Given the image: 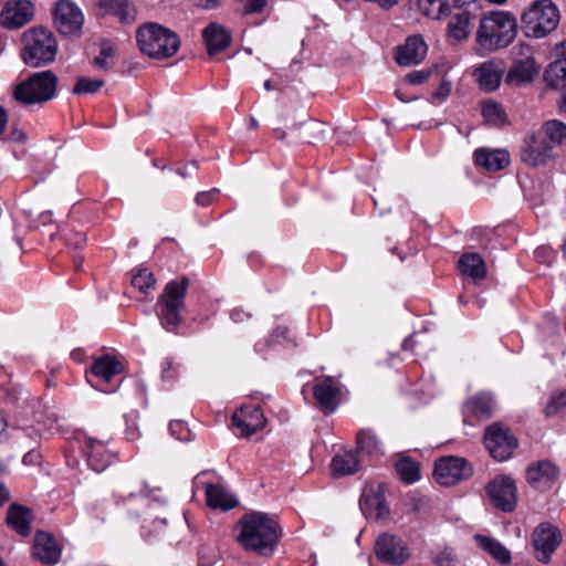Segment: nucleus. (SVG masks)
<instances>
[{
    "mask_svg": "<svg viewBox=\"0 0 566 566\" xmlns=\"http://www.w3.org/2000/svg\"><path fill=\"white\" fill-rule=\"evenodd\" d=\"M235 538L242 548L262 557H270L282 536V527L274 515L264 512L245 513L235 525Z\"/></svg>",
    "mask_w": 566,
    "mask_h": 566,
    "instance_id": "nucleus-1",
    "label": "nucleus"
},
{
    "mask_svg": "<svg viewBox=\"0 0 566 566\" xmlns=\"http://www.w3.org/2000/svg\"><path fill=\"white\" fill-rule=\"evenodd\" d=\"M517 34V21L506 11L484 14L479 24L475 40L483 49L492 52L509 46Z\"/></svg>",
    "mask_w": 566,
    "mask_h": 566,
    "instance_id": "nucleus-2",
    "label": "nucleus"
},
{
    "mask_svg": "<svg viewBox=\"0 0 566 566\" xmlns=\"http://www.w3.org/2000/svg\"><path fill=\"white\" fill-rule=\"evenodd\" d=\"M136 40L142 53L157 60L174 56L180 48L179 35L157 22L140 25L136 32Z\"/></svg>",
    "mask_w": 566,
    "mask_h": 566,
    "instance_id": "nucleus-3",
    "label": "nucleus"
},
{
    "mask_svg": "<svg viewBox=\"0 0 566 566\" xmlns=\"http://www.w3.org/2000/svg\"><path fill=\"white\" fill-rule=\"evenodd\" d=\"M189 286L187 276L166 284L156 303V313L160 325L170 333H178L182 324L181 313L186 308L185 297Z\"/></svg>",
    "mask_w": 566,
    "mask_h": 566,
    "instance_id": "nucleus-4",
    "label": "nucleus"
},
{
    "mask_svg": "<svg viewBox=\"0 0 566 566\" xmlns=\"http://www.w3.org/2000/svg\"><path fill=\"white\" fill-rule=\"evenodd\" d=\"M20 56L31 67H41L55 60L57 42L52 31L43 27H33L21 36Z\"/></svg>",
    "mask_w": 566,
    "mask_h": 566,
    "instance_id": "nucleus-5",
    "label": "nucleus"
},
{
    "mask_svg": "<svg viewBox=\"0 0 566 566\" xmlns=\"http://www.w3.org/2000/svg\"><path fill=\"white\" fill-rule=\"evenodd\" d=\"M57 83L52 71L36 72L14 86L13 97L25 107L42 105L55 96Z\"/></svg>",
    "mask_w": 566,
    "mask_h": 566,
    "instance_id": "nucleus-6",
    "label": "nucleus"
},
{
    "mask_svg": "<svg viewBox=\"0 0 566 566\" xmlns=\"http://www.w3.org/2000/svg\"><path fill=\"white\" fill-rule=\"evenodd\" d=\"M524 32L527 36L544 38L559 23L557 7L549 0H539L522 14Z\"/></svg>",
    "mask_w": 566,
    "mask_h": 566,
    "instance_id": "nucleus-7",
    "label": "nucleus"
},
{
    "mask_svg": "<svg viewBox=\"0 0 566 566\" xmlns=\"http://www.w3.org/2000/svg\"><path fill=\"white\" fill-rule=\"evenodd\" d=\"M512 56L513 64L507 72L506 82L514 85L532 82L539 71L532 46L521 42L512 49Z\"/></svg>",
    "mask_w": 566,
    "mask_h": 566,
    "instance_id": "nucleus-8",
    "label": "nucleus"
},
{
    "mask_svg": "<svg viewBox=\"0 0 566 566\" xmlns=\"http://www.w3.org/2000/svg\"><path fill=\"white\" fill-rule=\"evenodd\" d=\"M473 473L468 460L460 457H443L436 461L433 476L440 485L451 486L468 480Z\"/></svg>",
    "mask_w": 566,
    "mask_h": 566,
    "instance_id": "nucleus-9",
    "label": "nucleus"
},
{
    "mask_svg": "<svg viewBox=\"0 0 566 566\" xmlns=\"http://www.w3.org/2000/svg\"><path fill=\"white\" fill-rule=\"evenodd\" d=\"M484 444L494 460L505 461L513 454L518 441L507 428L495 422L486 428Z\"/></svg>",
    "mask_w": 566,
    "mask_h": 566,
    "instance_id": "nucleus-10",
    "label": "nucleus"
},
{
    "mask_svg": "<svg viewBox=\"0 0 566 566\" xmlns=\"http://www.w3.org/2000/svg\"><path fill=\"white\" fill-rule=\"evenodd\" d=\"M53 23L63 35H78L84 23L82 10L71 0H59L53 9Z\"/></svg>",
    "mask_w": 566,
    "mask_h": 566,
    "instance_id": "nucleus-11",
    "label": "nucleus"
},
{
    "mask_svg": "<svg viewBox=\"0 0 566 566\" xmlns=\"http://www.w3.org/2000/svg\"><path fill=\"white\" fill-rule=\"evenodd\" d=\"M562 543V533L551 523H541L532 533V545L535 551L536 559L543 564H548L552 555Z\"/></svg>",
    "mask_w": 566,
    "mask_h": 566,
    "instance_id": "nucleus-12",
    "label": "nucleus"
},
{
    "mask_svg": "<svg viewBox=\"0 0 566 566\" xmlns=\"http://www.w3.org/2000/svg\"><path fill=\"white\" fill-rule=\"evenodd\" d=\"M520 157L527 166H544L554 158V149L541 133H532L526 135L523 140Z\"/></svg>",
    "mask_w": 566,
    "mask_h": 566,
    "instance_id": "nucleus-13",
    "label": "nucleus"
},
{
    "mask_svg": "<svg viewBox=\"0 0 566 566\" xmlns=\"http://www.w3.org/2000/svg\"><path fill=\"white\" fill-rule=\"evenodd\" d=\"M377 558L386 564L402 565L409 558V549L401 537L384 533L375 542Z\"/></svg>",
    "mask_w": 566,
    "mask_h": 566,
    "instance_id": "nucleus-14",
    "label": "nucleus"
},
{
    "mask_svg": "<svg viewBox=\"0 0 566 566\" xmlns=\"http://www.w3.org/2000/svg\"><path fill=\"white\" fill-rule=\"evenodd\" d=\"M485 492L493 505L503 511L512 512L516 507V486L509 476L492 480L485 486Z\"/></svg>",
    "mask_w": 566,
    "mask_h": 566,
    "instance_id": "nucleus-15",
    "label": "nucleus"
},
{
    "mask_svg": "<svg viewBox=\"0 0 566 566\" xmlns=\"http://www.w3.org/2000/svg\"><path fill=\"white\" fill-rule=\"evenodd\" d=\"M34 15V7L29 0H9L0 12L2 27L15 30L29 23Z\"/></svg>",
    "mask_w": 566,
    "mask_h": 566,
    "instance_id": "nucleus-16",
    "label": "nucleus"
},
{
    "mask_svg": "<svg viewBox=\"0 0 566 566\" xmlns=\"http://www.w3.org/2000/svg\"><path fill=\"white\" fill-rule=\"evenodd\" d=\"M62 546L54 535L44 531H38L32 545V556L45 565H55L60 562Z\"/></svg>",
    "mask_w": 566,
    "mask_h": 566,
    "instance_id": "nucleus-17",
    "label": "nucleus"
},
{
    "mask_svg": "<svg viewBox=\"0 0 566 566\" xmlns=\"http://www.w3.org/2000/svg\"><path fill=\"white\" fill-rule=\"evenodd\" d=\"M266 419L259 406H243L232 415V424L241 436L250 437L264 428Z\"/></svg>",
    "mask_w": 566,
    "mask_h": 566,
    "instance_id": "nucleus-18",
    "label": "nucleus"
},
{
    "mask_svg": "<svg viewBox=\"0 0 566 566\" xmlns=\"http://www.w3.org/2000/svg\"><path fill=\"white\" fill-rule=\"evenodd\" d=\"M340 388L332 376L317 379L313 387V395L317 407L325 413H332L338 406Z\"/></svg>",
    "mask_w": 566,
    "mask_h": 566,
    "instance_id": "nucleus-19",
    "label": "nucleus"
},
{
    "mask_svg": "<svg viewBox=\"0 0 566 566\" xmlns=\"http://www.w3.org/2000/svg\"><path fill=\"white\" fill-rule=\"evenodd\" d=\"M83 451L88 467L95 472L105 471L115 459V454L103 441L92 437L85 438Z\"/></svg>",
    "mask_w": 566,
    "mask_h": 566,
    "instance_id": "nucleus-20",
    "label": "nucleus"
},
{
    "mask_svg": "<svg viewBox=\"0 0 566 566\" xmlns=\"http://www.w3.org/2000/svg\"><path fill=\"white\" fill-rule=\"evenodd\" d=\"M98 17H115L122 23H132L136 19V8L129 0H97Z\"/></svg>",
    "mask_w": 566,
    "mask_h": 566,
    "instance_id": "nucleus-21",
    "label": "nucleus"
},
{
    "mask_svg": "<svg viewBox=\"0 0 566 566\" xmlns=\"http://www.w3.org/2000/svg\"><path fill=\"white\" fill-rule=\"evenodd\" d=\"M558 474L557 468L551 461H539L526 470L527 483L538 491L548 490Z\"/></svg>",
    "mask_w": 566,
    "mask_h": 566,
    "instance_id": "nucleus-22",
    "label": "nucleus"
},
{
    "mask_svg": "<svg viewBox=\"0 0 566 566\" xmlns=\"http://www.w3.org/2000/svg\"><path fill=\"white\" fill-rule=\"evenodd\" d=\"M202 39L210 56L224 51L231 44V32L218 22H210L202 30Z\"/></svg>",
    "mask_w": 566,
    "mask_h": 566,
    "instance_id": "nucleus-23",
    "label": "nucleus"
},
{
    "mask_svg": "<svg viewBox=\"0 0 566 566\" xmlns=\"http://www.w3.org/2000/svg\"><path fill=\"white\" fill-rule=\"evenodd\" d=\"M427 50L423 39L420 35H412L403 45L397 48L395 60L400 66L419 64L426 57Z\"/></svg>",
    "mask_w": 566,
    "mask_h": 566,
    "instance_id": "nucleus-24",
    "label": "nucleus"
},
{
    "mask_svg": "<svg viewBox=\"0 0 566 566\" xmlns=\"http://www.w3.org/2000/svg\"><path fill=\"white\" fill-rule=\"evenodd\" d=\"M33 520V512L28 506L13 503L7 510L8 526L22 537H28L31 534Z\"/></svg>",
    "mask_w": 566,
    "mask_h": 566,
    "instance_id": "nucleus-25",
    "label": "nucleus"
},
{
    "mask_svg": "<svg viewBox=\"0 0 566 566\" xmlns=\"http://www.w3.org/2000/svg\"><path fill=\"white\" fill-rule=\"evenodd\" d=\"M473 539L481 551L490 555L500 565L506 566L512 563L511 552L499 539L482 534H475Z\"/></svg>",
    "mask_w": 566,
    "mask_h": 566,
    "instance_id": "nucleus-26",
    "label": "nucleus"
},
{
    "mask_svg": "<svg viewBox=\"0 0 566 566\" xmlns=\"http://www.w3.org/2000/svg\"><path fill=\"white\" fill-rule=\"evenodd\" d=\"M90 370L98 381L109 384L122 373L123 366L114 356L103 355L93 360Z\"/></svg>",
    "mask_w": 566,
    "mask_h": 566,
    "instance_id": "nucleus-27",
    "label": "nucleus"
},
{
    "mask_svg": "<svg viewBox=\"0 0 566 566\" xmlns=\"http://www.w3.org/2000/svg\"><path fill=\"white\" fill-rule=\"evenodd\" d=\"M474 161L488 171H499L510 164V154L503 149L480 148L474 151Z\"/></svg>",
    "mask_w": 566,
    "mask_h": 566,
    "instance_id": "nucleus-28",
    "label": "nucleus"
},
{
    "mask_svg": "<svg viewBox=\"0 0 566 566\" xmlns=\"http://www.w3.org/2000/svg\"><path fill=\"white\" fill-rule=\"evenodd\" d=\"M359 505L363 513L369 518L385 520L390 514L385 496L379 492L363 493Z\"/></svg>",
    "mask_w": 566,
    "mask_h": 566,
    "instance_id": "nucleus-29",
    "label": "nucleus"
},
{
    "mask_svg": "<svg viewBox=\"0 0 566 566\" xmlns=\"http://www.w3.org/2000/svg\"><path fill=\"white\" fill-rule=\"evenodd\" d=\"M495 402L491 394L479 392L470 398L464 405V411L479 420L492 417Z\"/></svg>",
    "mask_w": 566,
    "mask_h": 566,
    "instance_id": "nucleus-30",
    "label": "nucleus"
},
{
    "mask_svg": "<svg viewBox=\"0 0 566 566\" xmlns=\"http://www.w3.org/2000/svg\"><path fill=\"white\" fill-rule=\"evenodd\" d=\"M207 504L211 509L228 511L238 505L237 499L221 484H208L206 489Z\"/></svg>",
    "mask_w": 566,
    "mask_h": 566,
    "instance_id": "nucleus-31",
    "label": "nucleus"
},
{
    "mask_svg": "<svg viewBox=\"0 0 566 566\" xmlns=\"http://www.w3.org/2000/svg\"><path fill=\"white\" fill-rule=\"evenodd\" d=\"M459 270L473 281H481L486 276L485 262L478 253H464L459 259Z\"/></svg>",
    "mask_w": 566,
    "mask_h": 566,
    "instance_id": "nucleus-32",
    "label": "nucleus"
},
{
    "mask_svg": "<svg viewBox=\"0 0 566 566\" xmlns=\"http://www.w3.org/2000/svg\"><path fill=\"white\" fill-rule=\"evenodd\" d=\"M475 75L479 84L486 91H494L499 87L502 80V70L493 61L482 63L476 70Z\"/></svg>",
    "mask_w": 566,
    "mask_h": 566,
    "instance_id": "nucleus-33",
    "label": "nucleus"
},
{
    "mask_svg": "<svg viewBox=\"0 0 566 566\" xmlns=\"http://www.w3.org/2000/svg\"><path fill=\"white\" fill-rule=\"evenodd\" d=\"M331 468L335 475H349L356 473L360 468L357 453L347 451L333 458Z\"/></svg>",
    "mask_w": 566,
    "mask_h": 566,
    "instance_id": "nucleus-34",
    "label": "nucleus"
},
{
    "mask_svg": "<svg viewBox=\"0 0 566 566\" xmlns=\"http://www.w3.org/2000/svg\"><path fill=\"white\" fill-rule=\"evenodd\" d=\"M546 85L551 88L566 87V61L560 59L552 62L544 72Z\"/></svg>",
    "mask_w": 566,
    "mask_h": 566,
    "instance_id": "nucleus-35",
    "label": "nucleus"
},
{
    "mask_svg": "<svg viewBox=\"0 0 566 566\" xmlns=\"http://www.w3.org/2000/svg\"><path fill=\"white\" fill-rule=\"evenodd\" d=\"M418 8L423 15L434 20L451 13L450 0H418Z\"/></svg>",
    "mask_w": 566,
    "mask_h": 566,
    "instance_id": "nucleus-36",
    "label": "nucleus"
},
{
    "mask_svg": "<svg viewBox=\"0 0 566 566\" xmlns=\"http://www.w3.org/2000/svg\"><path fill=\"white\" fill-rule=\"evenodd\" d=\"M470 13L463 10L454 14L448 24V34L455 42H460L469 35Z\"/></svg>",
    "mask_w": 566,
    "mask_h": 566,
    "instance_id": "nucleus-37",
    "label": "nucleus"
},
{
    "mask_svg": "<svg viewBox=\"0 0 566 566\" xmlns=\"http://www.w3.org/2000/svg\"><path fill=\"white\" fill-rule=\"evenodd\" d=\"M357 449L367 455H378L381 453V442L373 430L361 429L357 433Z\"/></svg>",
    "mask_w": 566,
    "mask_h": 566,
    "instance_id": "nucleus-38",
    "label": "nucleus"
},
{
    "mask_svg": "<svg viewBox=\"0 0 566 566\" xmlns=\"http://www.w3.org/2000/svg\"><path fill=\"white\" fill-rule=\"evenodd\" d=\"M481 113L485 123L491 126L503 127L507 124L506 113L496 102H483Z\"/></svg>",
    "mask_w": 566,
    "mask_h": 566,
    "instance_id": "nucleus-39",
    "label": "nucleus"
},
{
    "mask_svg": "<svg viewBox=\"0 0 566 566\" xmlns=\"http://www.w3.org/2000/svg\"><path fill=\"white\" fill-rule=\"evenodd\" d=\"M541 134L552 144L553 149L555 146L566 144V124L560 120L551 119L545 122Z\"/></svg>",
    "mask_w": 566,
    "mask_h": 566,
    "instance_id": "nucleus-40",
    "label": "nucleus"
},
{
    "mask_svg": "<svg viewBox=\"0 0 566 566\" xmlns=\"http://www.w3.org/2000/svg\"><path fill=\"white\" fill-rule=\"evenodd\" d=\"M396 471L400 479L408 484L418 481L420 478L419 463L410 458H402L397 461Z\"/></svg>",
    "mask_w": 566,
    "mask_h": 566,
    "instance_id": "nucleus-41",
    "label": "nucleus"
},
{
    "mask_svg": "<svg viewBox=\"0 0 566 566\" xmlns=\"http://www.w3.org/2000/svg\"><path fill=\"white\" fill-rule=\"evenodd\" d=\"M566 408V390L553 391L545 406V416L555 417L559 411Z\"/></svg>",
    "mask_w": 566,
    "mask_h": 566,
    "instance_id": "nucleus-42",
    "label": "nucleus"
},
{
    "mask_svg": "<svg viewBox=\"0 0 566 566\" xmlns=\"http://www.w3.org/2000/svg\"><path fill=\"white\" fill-rule=\"evenodd\" d=\"M431 560L436 566H455L458 556L451 547H438L431 552Z\"/></svg>",
    "mask_w": 566,
    "mask_h": 566,
    "instance_id": "nucleus-43",
    "label": "nucleus"
},
{
    "mask_svg": "<svg viewBox=\"0 0 566 566\" xmlns=\"http://www.w3.org/2000/svg\"><path fill=\"white\" fill-rule=\"evenodd\" d=\"M155 283L153 273L146 268L139 269L132 277V285L142 293H148L149 290L155 287Z\"/></svg>",
    "mask_w": 566,
    "mask_h": 566,
    "instance_id": "nucleus-44",
    "label": "nucleus"
},
{
    "mask_svg": "<svg viewBox=\"0 0 566 566\" xmlns=\"http://www.w3.org/2000/svg\"><path fill=\"white\" fill-rule=\"evenodd\" d=\"M115 50L109 42H103L99 54L94 59L93 65L98 70H109L114 66Z\"/></svg>",
    "mask_w": 566,
    "mask_h": 566,
    "instance_id": "nucleus-45",
    "label": "nucleus"
},
{
    "mask_svg": "<svg viewBox=\"0 0 566 566\" xmlns=\"http://www.w3.org/2000/svg\"><path fill=\"white\" fill-rule=\"evenodd\" d=\"M219 554L213 544H202L198 549V566H213Z\"/></svg>",
    "mask_w": 566,
    "mask_h": 566,
    "instance_id": "nucleus-46",
    "label": "nucleus"
},
{
    "mask_svg": "<svg viewBox=\"0 0 566 566\" xmlns=\"http://www.w3.org/2000/svg\"><path fill=\"white\" fill-rule=\"evenodd\" d=\"M104 85L102 80H92L88 77H78L72 92L76 95L95 93Z\"/></svg>",
    "mask_w": 566,
    "mask_h": 566,
    "instance_id": "nucleus-47",
    "label": "nucleus"
},
{
    "mask_svg": "<svg viewBox=\"0 0 566 566\" xmlns=\"http://www.w3.org/2000/svg\"><path fill=\"white\" fill-rule=\"evenodd\" d=\"M170 433L180 441H190L192 432L184 421L175 420L169 423Z\"/></svg>",
    "mask_w": 566,
    "mask_h": 566,
    "instance_id": "nucleus-48",
    "label": "nucleus"
},
{
    "mask_svg": "<svg viewBox=\"0 0 566 566\" xmlns=\"http://www.w3.org/2000/svg\"><path fill=\"white\" fill-rule=\"evenodd\" d=\"M244 14H256L263 12L268 0H239Z\"/></svg>",
    "mask_w": 566,
    "mask_h": 566,
    "instance_id": "nucleus-49",
    "label": "nucleus"
},
{
    "mask_svg": "<svg viewBox=\"0 0 566 566\" xmlns=\"http://www.w3.org/2000/svg\"><path fill=\"white\" fill-rule=\"evenodd\" d=\"M289 334L290 331L287 327L277 326L273 329L270 338L268 339V345L280 344L282 340H287L289 343L295 344L292 339H290Z\"/></svg>",
    "mask_w": 566,
    "mask_h": 566,
    "instance_id": "nucleus-50",
    "label": "nucleus"
},
{
    "mask_svg": "<svg viewBox=\"0 0 566 566\" xmlns=\"http://www.w3.org/2000/svg\"><path fill=\"white\" fill-rule=\"evenodd\" d=\"M218 196L219 190L217 188H213L211 190L197 193L195 201L197 205L201 207H208L217 199Z\"/></svg>",
    "mask_w": 566,
    "mask_h": 566,
    "instance_id": "nucleus-51",
    "label": "nucleus"
},
{
    "mask_svg": "<svg viewBox=\"0 0 566 566\" xmlns=\"http://www.w3.org/2000/svg\"><path fill=\"white\" fill-rule=\"evenodd\" d=\"M178 364L172 358H166L161 364V377L165 380H170L176 377Z\"/></svg>",
    "mask_w": 566,
    "mask_h": 566,
    "instance_id": "nucleus-52",
    "label": "nucleus"
},
{
    "mask_svg": "<svg viewBox=\"0 0 566 566\" xmlns=\"http://www.w3.org/2000/svg\"><path fill=\"white\" fill-rule=\"evenodd\" d=\"M430 75L429 70L412 71L406 76V81L412 85H419L428 81Z\"/></svg>",
    "mask_w": 566,
    "mask_h": 566,
    "instance_id": "nucleus-53",
    "label": "nucleus"
},
{
    "mask_svg": "<svg viewBox=\"0 0 566 566\" xmlns=\"http://www.w3.org/2000/svg\"><path fill=\"white\" fill-rule=\"evenodd\" d=\"M86 242V237L83 232L70 233L66 237V243L76 249L82 248Z\"/></svg>",
    "mask_w": 566,
    "mask_h": 566,
    "instance_id": "nucleus-54",
    "label": "nucleus"
},
{
    "mask_svg": "<svg viewBox=\"0 0 566 566\" xmlns=\"http://www.w3.org/2000/svg\"><path fill=\"white\" fill-rule=\"evenodd\" d=\"M451 91V82L443 80L437 91L432 94V97L439 101H444Z\"/></svg>",
    "mask_w": 566,
    "mask_h": 566,
    "instance_id": "nucleus-55",
    "label": "nucleus"
},
{
    "mask_svg": "<svg viewBox=\"0 0 566 566\" xmlns=\"http://www.w3.org/2000/svg\"><path fill=\"white\" fill-rule=\"evenodd\" d=\"M126 423H127V428H126V438L129 440V441H135L137 440L139 437H140V432H139V429L137 427V424L129 420V418H126Z\"/></svg>",
    "mask_w": 566,
    "mask_h": 566,
    "instance_id": "nucleus-56",
    "label": "nucleus"
},
{
    "mask_svg": "<svg viewBox=\"0 0 566 566\" xmlns=\"http://www.w3.org/2000/svg\"><path fill=\"white\" fill-rule=\"evenodd\" d=\"M41 455L34 449H31L28 453L24 454L22 462L27 465H35L40 463Z\"/></svg>",
    "mask_w": 566,
    "mask_h": 566,
    "instance_id": "nucleus-57",
    "label": "nucleus"
},
{
    "mask_svg": "<svg viewBox=\"0 0 566 566\" xmlns=\"http://www.w3.org/2000/svg\"><path fill=\"white\" fill-rule=\"evenodd\" d=\"M223 0H196V3L203 9H216L222 4Z\"/></svg>",
    "mask_w": 566,
    "mask_h": 566,
    "instance_id": "nucleus-58",
    "label": "nucleus"
},
{
    "mask_svg": "<svg viewBox=\"0 0 566 566\" xmlns=\"http://www.w3.org/2000/svg\"><path fill=\"white\" fill-rule=\"evenodd\" d=\"M197 161H191L189 164H187L184 168L181 169H178V174L184 177V178H187L189 176H191L192 171L197 169Z\"/></svg>",
    "mask_w": 566,
    "mask_h": 566,
    "instance_id": "nucleus-59",
    "label": "nucleus"
},
{
    "mask_svg": "<svg viewBox=\"0 0 566 566\" xmlns=\"http://www.w3.org/2000/svg\"><path fill=\"white\" fill-rule=\"evenodd\" d=\"M197 161H191L189 164H187L184 168L181 169H178V174L184 177V178H187L189 176H191L192 171L197 169Z\"/></svg>",
    "mask_w": 566,
    "mask_h": 566,
    "instance_id": "nucleus-60",
    "label": "nucleus"
},
{
    "mask_svg": "<svg viewBox=\"0 0 566 566\" xmlns=\"http://www.w3.org/2000/svg\"><path fill=\"white\" fill-rule=\"evenodd\" d=\"M8 422L3 415L0 413V441H6L8 439L7 433Z\"/></svg>",
    "mask_w": 566,
    "mask_h": 566,
    "instance_id": "nucleus-61",
    "label": "nucleus"
},
{
    "mask_svg": "<svg viewBox=\"0 0 566 566\" xmlns=\"http://www.w3.org/2000/svg\"><path fill=\"white\" fill-rule=\"evenodd\" d=\"M10 500V492L8 488L0 483V507Z\"/></svg>",
    "mask_w": 566,
    "mask_h": 566,
    "instance_id": "nucleus-62",
    "label": "nucleus"
},
{
    "mask_svg": "<svg viewBox=\"0 0 566 566\" xmlns=\"http://www.w3.org/2000/svg\"><path fill=\"white\" fill-rule=\"evenodd\" d=\"M8 123V113L7 111L0 105V135L4 132Z\"/></svg>",
    "mask_w": 566,
    "mask_h": 566,
    "instance_id": "nucleus-63",
    "label": "nucleus"
},
{
    "mask_svg": "<svg viewBox=\"0 0 566 566\" xmlns=\"http://www.w3.org/2000/svg\"><path fill=\"white\" fill-rule=\"evenodd\" d=\"M24 434H25V438L31 440L32 443H36L40 438L38 430H35L34 428H28L24 431Z\"/></svg>",
    "mask_w": 566,
    "mask_h": 566,
    "instance_id": "nucleus-64",
    "label": "nucleus"
}]
</instances>
